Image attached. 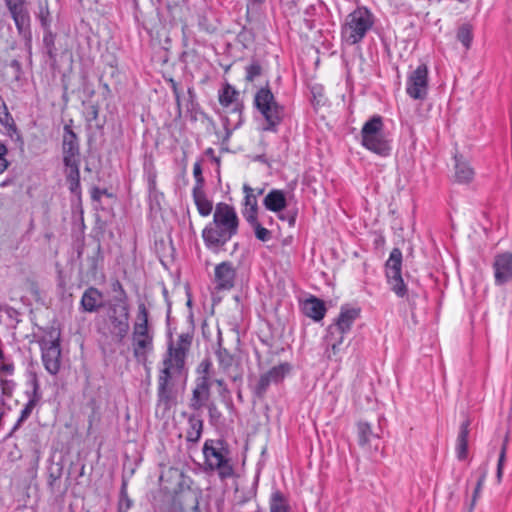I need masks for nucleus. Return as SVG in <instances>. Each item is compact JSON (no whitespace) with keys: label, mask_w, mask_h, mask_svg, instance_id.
Returning a JSON list of instances; mask_svg holds the SVG:
<instances>
[{"label":"nucleus","mask_w":512,"mask_h":512,"mask_svg":"<svg viewBox=\"0 0 512 512\" xmlns=\"http://www.w3.org/2000/svg\"><path fill=\"white\" fill-rule=\"evenodd\" d=\"M192 344V336L182 333L175 341H170L163 356L158 375L157 406L164 411L172 402L171 384L186 374V358Z\"/></svg>","instance_id":"obj_1"},{"label":"nucleus","mask_w":512,"mask_h":512,"mask_svg":"<svg viewBox=\"0 0 512 512\" xmlns=\"http://www.w3.org/2000/svg\"><path fill=\"white\" fill-rule=\"evenodd\" d=\"M239 223L233 206L225 202L217 203L212 221L202 230L205 246L211 251L218 252L238 233Z\"/></svg>","instance_id":"obj_2"},{"label":"nucleus","mask_w":512,"mask_h":512,"mask_svg":"<svg viewBox=\"0 0 512 512\" xmlns=\"http://www.w3.org/2000/svg\"><path fill=\"white\" fill-rule=\"evenodd\" d=\"M131 345L133 355L139 362H145L154 350V329L149 322V311L144 302H139L132 326Z\"/></svg>","instance_id":"obj_3"},{"label":"nucleus","mask_w":512,"mask_h":512,"mask_svg":"<svg viewBox=\"0 0 512 512\" xmlns=\"http://www.w3.org/2000/svg\"><path fill=\"white\" fill-rule=\"evenodd\" d=\"M375 17L366 7H358L350 12L341 24V40L352 46L360 43L372 30Z\"/></svg>","instance_id":"obj_4"},{"label":"nucleus","mask_w":512,"mask_h":512,"mask_svg":"<svg viewBox=\"0 0 512 512\" xmlns=\"http://www.w3.org/2000/svg\"><path fill=\"white\" fill-rule=\"evenodd\" d=\"M203 454L207 469L216 471L221 479L233 476L234 469L231 463L230 451L221 440H206L203 445Z\"/></svg>","instance_id":"obj_5"},{"label":"nucleus","mask_w":512,"mask_h":512,"mask_svg":"<svg viewBox=\"0 0 512 512\" xmlns=\"http://www.w3.org/2000/svg\"><path fill=\"white\" fill-rule=\"evenodd\" d=\"M362 145L373 153L386 157L390 154L391 148L383 136L382 117L375 115L370 118L361 129Z\"/></svg>","instance_id":"obj_6"},{"label":"nucleus","mask_w":512,"mask_h":512,"mask_svg":"<svg viewBox=\"0 0 512 512\" xmlns=\"http://www.w3.org/2000/svg\"><path fill=\"white\" fill-rule=\"evenodd\" d=\"M254 104L266 120L265 131H275L276 126L281 122L283 108L276 102L275 97L269 88H261L257 91Z\"/></svg>","instance_id":"obj_7"},{"label":"nucleus","mask_w":512,"mask_h":512,"mask_svg":"<svg viewBox=\"0 0 512 512\" xmlns=\"http://www.w3.org/2000/svg\"><path fill=\"white\" fill-rule=\"evenodd\" d=\"M129 305L124 299H117L107 308V324L110 334L122 341L129 332Z\"/></svg>","instance_id":"obj_8"},{"label":"nucleus","mask_w":512,"mask_h":512,"mask_svg":"<svg viewBox=\"0 0 512 512\" xmlns=\"http://www.w3.org/2000/svg\"><path fill=\"white\" fill-rule=\"evenodd\" d=\"M402 252L394 248L386 261V278L390 289L398 296L403 298L407 294V286L404 283L401 274Z\"/></svg>","instance_id":"obj_9"},{"label":"nucleus","mask_w":512,"mask_h":512,"mask_svg":"<svg viewBox=\"0 0 512 512\" xmlns=\"http://www.w3.org/2000/svg\"><path fill=\"white\" fill-rule=\"evenodd\" d=\"M406 93L415 100H424L428 94V67L420 64L407 76Z\"/></svg>","instance_id":"obj_10"},{"label":"nucleus","mask_w":512,"mask_h":512,"mask_svg":"<svg viewBox=\"0 0 512 512\" xmlns=\"http://www.w3.org/2000/svg\"><path fill=\"white\" fill-rule=\"evenodd\" d=\"M290 370L291 366L288 363H281L261 374L257 383L253 386L254 395L259 399L263 398L269 386L281 382Z\"/></svg>","instance_id":"obj_11"},{"label":"nucleus","mask_w":512,"mask_h":512,"mask_svg":"<svg viewBox=\"0 0 512 512\" xmlns=\"http://www.w3.org/2000/svg\"><path fill=\"white\" fill-rule=\"evenodd\" d=\"M358 444L370 456L376 455L380 450V435L373 431L370 423L359 421L357 424Z\"/></svg>","instance_id":"obj_12"},{"label":"nucleus","mask_w":512,"mask_h":512,"mask_svg":"<svg viewBox=\"0 0 512 512\" xmlns=\"http://www.w3.org/2000/svg\"><path fill=\"white\" fill-rule=\"evenodd\" d=\"M492 268L497 286L512 282V252L497 253L494 256Z\"/></svg>","instance_id":"obj_13"},{"label":"nucleus","mask_w":512,"mask_h":512,"mask_svg":"<svg viewBox=\"0 0 512 512\" xmlns=\"http://www.w3.org/2000/svg\"><path fill=\"white\" fill-rule=\"evenodd\" d=\"M42 362L48 373L56 375L61 366V348L58 339L43 341L41 344Z\"/></svg>","instance_id":"obj_14"},{"label":"nucleus","mask_w":512,"mask_h":512,"mask_svg":"<svg viewBox=\"0 0 512 512\" xmlns=\"http://www.w3.org/2000/svg\"><path fill=\"white\" fill-rule=\"evenodd\" d=\"M6 6L15 22L19 34H30V15L25 0H5Z\"/></svg>","instance_id":"obj_15"},{"label":"nucleus","mask_w":512,"mask_h":512,"mask_svg":"<svg viewBox=\"0 0 512 512\" xmlns=\"http://www.w3.org/2000/svg\"><path fill=\"white\" fill-rule=\"evenodd\" d=\"M211 385L212 381H207L205 377L196 378L189 403L191 409L198 411L206 406L211 396Z\"/></svg>","instance_id":"obj_16"},{"label":"nucleus","mask_w":512,"mask_h":512,"mask_svg":"<svg viewBox=\"0 0 512 512\" xmlns=\"http://www.w3.org/2000/svg\"><path fill=\"white\" fill-rule=\"evenodd\" d=\"M63 154L64 164L80 163L77 136L67 125L64 127Z\"/></svg>","instance_id":"obj_17"},{"label":"nucleus","mask_w":512,"mask_h":512,"mask_svg":"<svg viewBox=\"0 0 512 512\" xmlns=\"http://www.w3.org/2000/svg\"><path fill=\"white\" fill-rule=\"evenodd\" d=\"M235 276L236 271L231 262L224 261L216 265L214 270V280L218 289H231L234 286Z\"/></svg>","instance_id":"obj_18"},{"label":"nucleus","mask_w":512,"mask_h":512,"mask_svg":"<svg viewBox=\"0 0 512 512\" xmlns=\"http://www.w3.org/2000/svg\"><path fill=\"white\" fill-rule=\"evenodd\" d=\"M28 401L24 405L23 409L20 412V416L14 425L13 430L18 429L32 414L35 407L38 405V403L41 400V393H40V385L36 378L32 380V390L30 392H26Z\"/></svg>","instance_id":"obj_19"},{"label":"nucleus","mask_w":512,"mask_h":512,"mask_svg":"<svg viewBox=\"0 0 512 512\" xmlns=\"http://www.w3.org/2000/svg\"><path fill=\"white\" fill-rule=\"evenodd\" d=\"M243 193L242 214L247 222H255V218H258V199L255 190L248 184H244Z\"/></svg>","instance_id":"obj_20"},{"label":"nucleus","mask_w":512,"mask_h":512,"mask_svg":"<svg viewBox=\"0 0 512 512\" xmlns=\"http://www.w3.org/2000/svg\"><path fill=\"white\" fill-rule=\"evenodd\" d=\"M80 305L85 312H97L104 306L103 293L95 287L87 288L81 297Z\"/></svg>","instance_id":"obj_21"},{"label":"nucleus","mask_w":512,"mask_h":512,"mask_svg":"<svg viewBox=\"0 0 512 512\" xmlns=\"http://www.w3.org/2000/svg\"><path fill=\"white\" fill-rule=\"evenodd\" d=\"M359 308L342 307L336 321L330 325L335 331L349 332L354 321L359 317Z\"/></svg>","instance_id":"obj_22"},{"label":"nucleus","mask_w":512,"mask_h":512,"mask_svg":"<svg viewBox=\"0 0 512 512\" xmlns=\"http://www.w3.org/2000/svg\"><path fill=\"white\" fill-rule=\"evenodd\" d=\"M302 311L305 316L318 322L324 318L327 309L323 300L310 296L303 302Z\"/></svg>","instance_id":"obj_23"},{"label":"nucleus","mask_w":512,"mask_h":512,"mask_svg":"<svg viewBox=\"0 0 512 512\" xmlns=\"http://www.w3.org/2000/svg\"><path fill=\"white\" fill-rule=\"evenodd\" d=\"M454 180L460 184H468L474 179V169L462 156H455Z\"/></svg>","instance_id":"obj_24"},{"label":"nucleus","mask_w":512,"mask_h":512,"mask_svg":"<svg viewBox=\"0 0 512 512\" xmlns=\"http://www.w3.org/2000/svg\"><path fill=\"white\" fill-rule=\"evenodd\" d=\"M264 207L274 213H279L287 206V200L282 190L273 189L263 199Z\"/></svg>","instance_id":"obj_25"},{"label":"nucleus","mask_w":512,"mask_h":512,"mask_svg":"<svg viewBox=\"0 0 512 512\" xmlns=\"http://www.w3.org/2000/svg\"><path fill=\"white\" fill-rule=\"evenodd\" d=\"M192 196L198 213L202 217L209 216L213 211V202L207 198L203 188L199 189V187H194Z\"/></svg>","instance_id":"obj_26"},{"label":"nucleus","mask_w":512,"mask_h":512,"mask_svg":"<svg viewBox=\"0 0 512 512\" xmlns=\"http://www.w3.org/2000/svg\"><path fill=\"white\" fill-rule=\"evenodd\" d=\"M470 421L467 419L461 425L456 442V455L459 460H464L468 453V436Z\"/></svg>","instance_id":"obj_27"},{"label":"nucleus","mask_w":512,"mask_h":512,"mask_svg":"<svg viewBox=\"0 0 512 512\" xmlns=\"http://www.w3.org/2000/svg\"><path fill=\"white\" fill-rule=\"evenodd\" d=\"M188 429L186 431V439L188 442L196 443L199 441L203 431V421L199 415L192 414L188 418Z\"/></svg>","instance_id":"obj_28"},{"label":"nucleus","mask_w":512,"mask_h":512,"mask_svg":"<svg viewBox=\"0 0 512 512\" xmlns=\"http://www.w3.org/2000/svg\"><path fill=\"white\" fill-rule=\"evenodd\" d=\"M79 164H65L67 168V182L69 184V190L74 194L80 193V172H79Z\"/></svg>","instance_id":"obj_29"},{"label":"nucleus","mask_w":512,"mask_h":512,"mask_svg":"<svg viewBox=\"0 0 512 512\" xmlns=\"http://www.w3.org/2000/svg\"><path fill=\"white\" fill-rule=\"evenodd\" d=\"M270 512H288V505L280 491H274L270 499Z\"/></svg>","instance_id":"obj_30"},{"label":"nucleus","mask_w":512,"mask_h":512,"mask_svg":"<svg viewBox=\"0 0 512 512\" xmlns=\"http://www.w3.org/2000/svg\"><path fill=\"white\" fill-rule=\"evenodd\" d=\"M216 357L223 371H227L233 365L234 357L226 348L219 346Z\"/></svg>","instance_id":"obj_31"},{"label":"nucleus","mask_w":512,"mask_h":512,"mask_svg":"<svg viewBox=\"0 0 512 512\" xmlns=\"http://www.w3.org/2000/svg\"><path fill=\"white\" fill-rule=\"evenodd\" d=\"M238 96V92L230 84H226L219 94V102L222 106L228 107Z\"/></svg>","instance_id":"obj_32"},{"label":"nucleus","mask_w":512,"mask_h":512,"mask_svg":"<svg viewBox=\"0 0 512 512\" xmlns=\"http://www.w3.org/2000/svg\"><path fill=\"white\" fill-rule=\"evenodd\" d=\"M457 39L468 49L473 39L471 26L468 24L462 25L458 29Z\"/></svg>","instance_id":"obj_33"},{"label":"nucleus","mask_w":512,"mask_h":512,"mask_svg":"<svg viewBox=\"0 0 512 512\" xmlns=\"http://www.w3.org/2000/svg\"><path fill=\"white\" fill-rule=\"evenodd\" d=\"M248 223L254 228L255 236L260 241L266 242L271 238V232L259 223L258 218H255V222Z\"/></svg>","instance_id":"obj_34"},{"label":"nucleus","mask_w":512,"mask_h":512,"mask_svg":"<svg viewBox=\"0 0 512 512\" xmlns=\"http://www.w3.org/2000/svg\"><path fill=\"white\" fill-rule=\"evenodd\" d=\"M343 351V347L340 344L337 343H326V357L329 360H340V354Z\"/></svg>","instance_id":"obj_35"},{"label":"nucleus","mask_w":512,"mask_h":512,"mask_svg":"<svg viewBox=\"0 0 512 512\" xmlns=\"http://www.w3.org/2000/svg\"><path fill=\"white\" fill-rule=\"evenodd\" d=\"M346 333L342 331H335L333 327H328L327 335L325 336V343H337L342 345L344 341V335Z\"/></svg>","instance_id":"obj_36"},{"label":"nucleus","mask_w":512,"mask_h":512,"mask_svg":"<svg viewBox=\"0 0 512 512\" xmlns=\"http://www.w3.org/2000/svg\"><path fill=\"white\" fill-rule=\"evenodd\" d=\"M45 34L43 37V42L45 47L47 48L48 55L50 58H54L56 55L55 47H54V41H55V35L49 30V28L45 29Z\"/></svg>","instance_id":"obj_37"},{"label":"nucleus","mask_w":512,"mask_h":512,"mask_svg":"<svg viewBox=\"0 0 512 512\" xmlns=\"http://www.w3.org/2000/svg\"><path fill=\"white\" fill-rule=\"evenodd\" d=\"M507 445L502 444L501 451L497 463L496 479L498 483L502 482L504 463L506 460Z\"/></svg>","instance_id":"obj_38"},{"label":"nucleus","mask_w":512,"mask_h":512,"mask_svg":"<svg viewBox=\"0 0 512 512\" xmlns=\"http://www.w3.org/2000/svg\"><path fill=\"white\" fill-rule=\"evenodd\" d=\"M38 18H39L41 25L44 29L49 28L51 19H50V13H49L48 6H47L46 2L44 4L40 3Z\"/></svg>","instance_id":"obj_39"},{"label":"nucleus","mask_w":512,"mask_h":512,"mask_svg":"<svg viewBox=\"0 0 512 512\" xmlns=\"http://www.w3.org/2000/svg\"><path fill=\"white\" fill-rule=\"evenodd\" d=\"M261 73V65L257 61H254L246 67V80L252 82L256 77L260 76Z\"/></svg>","instance_id":"obj_40"},{"label":"nucleus","mask_w":512,"mask_h":512,"mask_svg":"<svg viewBox=\"0 0 512 512\" xmlns=\"http://www.w3.org/2000/svg\"><path fill=\"white\" fill-rule=\"evenodd\" d=\"M211 366H212V363L210 362V360H208V359L203 360L197 368V373H198L197 377H205L207 379V381H211V378H210Z\"/></svg>","instance_id":"obj_41"},{"label":"nucleus","mask_w":512,"mask_h":512,"mask_svg":"<svg viewBox=\"0 0 512 512\" xmlns=\"http://www.w3.org/2000/svg\"><path fill=\"white\" fill-rule=\"evenodd\" d=\"M486 474H487V470L484 469L477 481V484H476V487H475V490H474V494H473V499H472V504H471V510L473 509L474 505H475V502L480 494V491L484 485V482H485V479H486Z\"/></svg>","instance_id":"obj_42"},{"label":"nucleus","mask_w":512,"mask_h":512,"mask_svg":"<svg viewBox=\"0 0 512 512\" xmlns=\"http://www.w3.org/2000/svg\"><path fill=\"white\" fill-rule=\"evenodd\" d=\"M193 176L195 178L196 184L194 187H199V189L203 188L204 178L202 176V168L199 162H196L193 166Z\"/></svg>","instance_id":"obj_43"},{"label":"nucleus","mask_w":512,"mask_h":512,"mask_svg":"<svg viewBox=\"0 0 512 512\" xmlns=\"http://www.w3.org/2000/svg\"><path fill=\"white\" fill-rule=\"evenodd\" d=\"M9 120L12 121V117H11V115L8 112V109H7V106L5 104V101L0 96V121L2 123H8Z\"/></svg>","instance_id":"obj_44"},{"label":"nucleus","mask_w":512,"mask_h":512,"mask_svg":"<svg viewBox=\"0 0 512 512\" xmlns=\"http://www.w3.org/2000/svg\"><path fill=\"white\" fill-rule=\"evenodd\" d=\"M112 289H113L114 292H119L120 293V297L118 299H124V301L127 300L126 292L123 289L122 284L118 280H115L112 283Z\"/></svg>","instance_id":"obj_45"},{"label":"nucleus","mask_w":512,"mask_h":512,"mask_svg":"<svg viewBox=\"0 0 512 512\" xmlns=\"http://www.w3.org/2000/svg\"><path fill=\"white\" fill-rule=\"evenodd\" d=\"M213 382L219 387V394L221 396H225L229 393V390L223 379H215Z\"/></svg>","instance_id":"obj_46"},{"label":"nucleus","mask_w":512,"mask_h":512,"mask_svg":"<svg viewBox=\"0 0 512 512\" xmlns=\"http://www.w3.org/2000/svg\"><path fill=\"white\" fill-rule=\"evenodd\" d=\"M0 369L5 372L7 375H11L14 372V365L13 364H2Z\"/></svg>","instance_id":"obj_47"},{"label":"nucleus","mask_w":512,"mask_h":512,"mask_svg":"<svg viewBox=\"0 0 512 512\" xmlns=\"http://www.w3.org/2000/svg\"><path fill=\"white\" fill-rule=\"evenodd\" d=\"M8 161L5 156L0 157V174H2L8 168Z\"/></svg>","instance_id":"obj_48"},{"label":"nucleus","mask_w":512,"mask_h":512,"mask_svg":"<svg viewBox=\"0 0 512 512\" xmlns=\"http://www.w3.org/2000/svg\"><path fill=\"white\" fill-rule=\"evenodd\" d=\"M206 406L209 410L210 416L213 417L217 413L216 405L214 403H207Z\"/></svg>","instance_id":"obj_49"},{"label":"nucleus","mask_w":512,"mask_h":512,"mask_svg":"<svg viewBox=\"0 0 512 512\" xmlns=\"http://www.w3.org/2000/svg\"><path fill=\"white\" fill-rule=\"evenodd\" d=\"M279 218L281 220H287L290 226H293L295 224V216L291 215L289 217H286L284 215H279Z\"/></svg>","instance_id":"obj_50"},{"label":"nucleus","mask_w":512,"mask_h":512,"mask_svg":"<svg viewBox=\"0 0 512 512\" xmlns=\"http://www.w3.org/2000/svg\"><path fill=\"white\" fill-rule=\"evenodd\" d=\"M171 83H172L173 92L176 96V99L178 100L180 96H179V92H178V88H177V83L173 80H171Z\"/></svg>","instance_id":"obj_51"},{"label":"nucleus","mask_w":512,"mask_h":512,"mask_svg":"<svg viewBox=\"0 0 512 512\" xmlns=\"http://www.w3.org/2000/svg\"><path fill=\"white\" fill-rule=\"evenodd\" d=\"M6 154H7V148L5 147V145L0 143V157L6 156Z\"/></svg>","instance_id":"obj_52"},{"label":"nucleus","mask_w":512,"mask_h":512,"mask_svg":"<svg viewBox=\"0 0 512 512\" xmlns=\"http://www.w3.org/2000/svg\"><path fill=\"white\" fill-rule=\"evenodd\" d=\"M98 192H99V191H98V189H97V188H95V189H94V191H93V193H92V198H93V199H96V200H98V199H99Z\"/></svg>","instance_id":"obj_53"},{"label":"nucleus","mask_w":512,"mask_h":512,"mask_svg":"<svg viewBox=\"0 0 512 512\" xmlns=\"http://www.w3.org/2000/svg\"><path fill=\"white\" fill-rule=\"evenodd\" d=\"M11 66L16 67V68H19V67H20V64H19V62H18L17 60H13V61L11 62Z\"/></svg>","instance_id":"obj_54"},{"label":"nucleus","mask_w":512,"mask_h":512,"mask_svg":"<svg viewBox=\"0 0 512 512\" xmlns=\"http://www.w3.org/2000/svg\"><path fill=\"white\" fill-rule=\"evenodd\" d=\"M193 510H194L195 512H199V503H198V501H197V500H196V503H195V505H194V507H193Z\"/></svg>","instance_id":"obj_55"},{"label":"nucleus","mask_w":512,"mask_h":512,"mask_svg":"<svg viewBox=\"0 0 512 512\" xmlns=\"http://www.w3.org/2000/svg\"><path fill=\"white\" fill-rule=\"evenodd\" d=\"M263 191H264L263 189H258L257 192L255 191V194L258 197L259 195H261L263 193Z\"/></svg>","instance_id":"obj_56"},{"label":"nucleus","mask_w":512,"mask_h":512,"mask_svg":"<svg viewBox=\"0 0 512 512\" xmlns=\"http://www.w3.org/2000/svg\"><path fill=\"white\" fill-rule=\"evenodd\" d=\"M508 441H509V438H508V435H506L504 438L503 444L508 446Z\"/></svg>","instance_id":"obj_57"},{"label":"nucleus","mask_w":512,"mask_h":512,"mask_svg":"<svg viewBox=\"0 0 512 512\" xmlns=\"http://www.w3.org/2000/svg\"><path fill=\"white\" fill-rule=\"evenodd\" d=\"M8 183H9L8 181H4V182H2V183L0 184V186H1V187H5L6 185H8Z\"/></svg>","instance_id":"obj_58"}]
</instances>
